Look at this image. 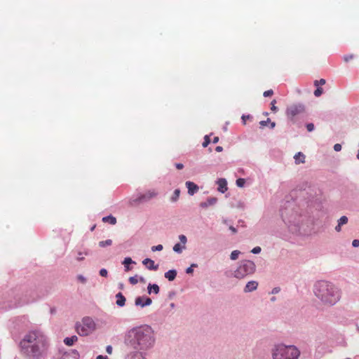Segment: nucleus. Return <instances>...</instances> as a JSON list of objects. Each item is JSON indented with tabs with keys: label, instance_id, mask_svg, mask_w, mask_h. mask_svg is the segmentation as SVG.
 <instances>
[{
	"label": "nucleus",
	"instance_id": "2f4dec72",
	"mask_svg": "<svg viewBox=\"0 0 359 359\" xmlns=\"http://www.w3.org/2000/svg\"><path fill=\"white\" fill-rule=\"evenodd\" d=\"M88 255V251H85L84 252H78V257H76V259L78 261H82V260L84 259L83 255Z\"/></svg>",
	"mask_w": 359,
	"mask_h": 359
},
{
	"label": "nucleus",
	"instance_id": "052dcab7",
	"mask_svg": "<svg viewBox=\"0 0 359 359\" xmlns=\"http://www.w3.org/2000/svg\"><path fill=\"white\" fill-rule=\"evenodd\" d=\"M219 142V137H215L212 140V143L213 144H216Z\"/></svg>",
	"mask_w": 359,
	"mask_h": 359
},
{
	"label": "nucleus",
	"instance_id": "9d476101",
	"mask_svg": "<svg viewBox=\"0 0 359 359\" xmlns=\"http://www.w3.org/2000/svg\"><path fill=\"white\" fill-rule=\"evenodd\" d=\"M151 299L144 295L138 296L135 299V305L136 306H140V308H144L145 306L151 305Z\"/></svg>",
	"mask_w": 359,
	"mask_h": 359
},
{
	"label": "nucleus",
	"instance_id": "1a4fd4ad",
	"mask_svg": "<svg viewBox=\"0 0 359 359\" xmlns=\"http://www.w3.org/2000/svg\"><path fill=\"white\" fill-rule=\"evenodd\" d=\"M304 110V106L303 104H293L287 108V115L288 117L293 118L296 115L303 112Z\"/></svg>",
	"mask_w": 359,
	"mask_h": 359
},
{
	"label": "nucleus",
	"instance_id": "4d7b16f0",
	"mask_svg": "<svg viewBox=\"0 0 359 359\" xmlns=\"http://www.w3.org/2000/svg\"><path fill=\"white\" fill-rule=\"evenodd\" d=\"M215 151H216L217 152H221V151H223V147H221V146H217V147H216V148H215Z\"/></svg>",
	"mask_w": 359,
	"mask_h": 359
},
{
	"label": "nucleus",
	"instance_id": "8fccbe9b",
	"mask_svg": "<svg viewBox=\"0 0 359 359\" xmlns=\"http://www.w3.org/2000/svg\"><path fill=\"white\" fill-rule=\"evenodd\" d=\"M222 223L229 227V224H231V222L228 219L223 218L222 219Z\"/></svg>",
	"mask_w": 359,
	"mask_h": 359
},
{
	"label": "nucleus",
	"instance_id": "79ce46f5",
	"mask_svg": "<svg viewBox=\"0 0 359 359\" xmlns=\"http://www.w3.org/2000/svg\"><path fill=\"white\" fill-rule=\"evenodd\" d=\"M325 82L326 81L324 79H320V80H316L314 81V86H318L319 85L323 86V85L325 84Z\"/></svg>",
	"mask_w": 359,
	"mask_h": 359
},
{
	"label": "nucleus",
	"instance_id": "5fc2aeb1",
	"mask_svg": "<svg viewBox=\"0 0 359 359\" xmlns=\"http://www.w3.org/2000/svg\"><path fill=\"white\" fill-rule=\"evenodd\" d=\"M175 167L177 169L181 170L184 168V165L180 163H175Z\"/></svg>",
	"mask_w": 359,
	"mask_h": 359
},
{
	"label": "nucleus",
	"instance_id": "7c9ffc66",
	"mask_svg": "<svg viewBox=\"0 0 359 359\" xmlns=\"http://www.w3.org/2000/svg\"><path fill=\"white\" fill-rule=\"evenodd\" d=\"M236 184L238 187H243L245 184V180L243 178H238L236 180Z\"/></svg>",
	"mask_w": 359,
	"mask_h": 359
},
{
	"label": "nucleus",
	"instance_id": "6ab92c4d",
	"mask_svg": "<svg viewBox=\"0 0 359 359\" xmlns=\"http://www.w3.org/2000/svg\"><path fill=\"white\" fill-rule=\"evenodd\" d=\"M116 304L119 307H123L126 304V299L121 292L116 294Z\"/></svg>",
	"mask_w": 359,
	"mask_h": 359
},
{
	"label": "nucleus",
	"instance_id": "b1692460",
	"mask_svg": "<svg viewBox=\"0 0 359 359\" xmlns=\"http://www.w3.org/2000/svg\"><path fill=\"white\" fill-rule=\"evenodd\" d=\"M102 222H105V223H109L112 225H114L116 223V219L115 217L110 215L104 217L102 218Z\"/></svg>",
	"mask_w": 359,
	"mask_h": 359
},
{
	"label": "nucleus",
	"instance_id": "a878e982",
	"mask_svg": "<svg viewBox=\"0 0 359 359\" xmlns=\"http://www.w3.org/2000/svg\"><path fill=\"white\" fill-rule=\"evenodd\" d=\"M269 123L270 124V128L273 129L275 128L276 126V123L275 122H271V119L269 118H268L265 121H261L259 122V124L262 127H264V126H266L267 125H269Z\"/></svg>",
	"mask_w": 359,
	"mask_h": 359
},
{
	"label": "nucleus",
	"instance_id": "4468645a",
	"mask_svg": "<svg viewBox=\"0 0 359 359\" xmlns=\"http://www.w3.org/2000/svg\"><path fill=\"white\" fill-rule=\"evenodd\" d=\"M257 287H258L257 281L250 280V281L248 282L247 284L245 285V286L243 289V292L245 293L253 292L257 290Z\"/></svg>",
	"mask_w": 359,
	"mask_h": 359
},
{
	"label": "nucleus",
	"instance_id": "09e8293b",
	"mask_svg": "<svg viewBox=\"0 0 359 359\" xmlns=\"http://www.w3.org/2000/svg\"><path fill=\"white\" fill-rule=\"evenodd\" d=\"M334 150L335 151H340L341 150V145L340 144H335L334 145Z\"/></svg>",
	"mask_w": 359,
	"mask_h": 359
},
{
	"label": "nucleus",
	"instance_id": "0e129e2a",
	"mask_svg": "<svg viewBox=\"0 0 359 359\" xmlns=\"http://www.w3.org/2000/svg\"><path fill=\"white\" fill-rule=\"evenodd\" d=\"M175 304H174V303H171V304H170V306L171 308H174V307H175Z\"/></svg>",
	"mask_w": 359,
	"mask_h": 359
},
{
	"label": "nucleus",
	"instance_id": "ddd939ff",
	"mask_svg": "<svg viewBox=\"0 0 359 359\" xmlns=\"http://www.w3.org/2000/svg\"><path fill=\"white\" fill-rule=\"evenodd\" d=\"M217 184L218 185L217 191L220 193H225L227 189V181L224 178H219L216 182Z\"/></svg>",
	"mask_w": 359,
	"mask_h": 359
},
{
	"label": "nucleus",
	"instance_id": "39448f33",
	"mask_svg": "<svg viewBox=\"0 0 359 359\" xmlns=\"http://www.w3.org/2000/svg\"><path fill=\"white\" fill-rule=\"evenodd\" d=\"M300 351L294 345L278 344L271 350L272 359H298Z\"/></svg>",
	"mask_w": 359,
	"mask_h": 359
},
{
	"label": "nucleus",
	"instance_id": "393cba45",
	"mask_svg": "<svg viewBox=\"0 0 359 359\" xmlns=\"http://www.w3.org/2000/svg\"><path fill=\"white\" fill-rule=\"evenodd\" d=\"M186 248V246L183 245L182 243H177L175 244L172 248V250L175 252L180 254L182 252L183 250Z\"/></svg>",
	"mask_w": 359,
	"mask_h": 359
},
{
	"label": "nucleus",
	"instance_id": "de8ad7c7",
	"mask_svg": "<svg viewBox=\"0 0 359 359\" xmlns=\"http://www.w3.org/2000/svg\"><path fill=\"white\" fill-rule=\"evenodd\" d=\"M275 103H276V100H273L271 103V111H274V112H276L277 110H278V108L275 106Z\"/></svg>",
	"mask_w": 359,
	"mask_h": 359
},
{
	"label": "nucleus",
	"instance_id": "680f3d73",
	"mask_svg": "<svg viewBox=\"0 0 359 359\" xmlns=\"http://www.w3.org/2000/svg\"><path fill=\"white\" fill-rule=\"evenodd\" d=\"M118 288L123 290L124 288V284L123 283H118Z\"/></svg>",
	"mask_w": 359,
	"mask_h": 359
},
{
	"label": "nucleus",
	"instance_id": "20e7f679",
	"mask_svg": "<svg viewBox=\"0 0 359 359\" xmlns=\"http://www.w3.org/2000/svg\"><path fill=\"white\" fill-rule=\"evenodd\" d=\"M313 292L325 304L334 305L341 298L340 290L333 283L326 280L318 281L314 285Z\"/></svg>",
	"mask_w": 359,
	"mask_h": 359
},
{
	"label": "nucleus",
	"instance_id": "6e6552de",
	"mask_svg": "<svg viewBox=\"0 0 359 359\" xmlns=\"http://www.w3.org/2000/svg\"><path fill=\"white\" fill-rule=\"evenodd\" d=\"M158 192L154 190H149L145 194H140L136 198H133L130 200V204L133 205H137L139 203L147 202L150 201L151 199L155 198L157 196Z\"/></svg>",
	"mask_w": 359,
	"mask_h": 359
},
{
	"label": "nucleus",
	"instance_id": "5701e85b",
	"mask_svg": "<svg viewBox=\"0 0 359 359\" xmlns=\"http://www.w3.org/2000/svg\"><path fill=\"white\" fill-rule=\"evenodd\" d=\"M78 339V337L76 335L72 336L70 337H66L64 339V343L67 346H72L75 341H76Z\"/></svg>",
	"mask_w": 359,
	"mask_h": 359
},
{
	"label": "nucleus",
	"instance_id": "58836bf2",
	"mask_svg": "<svg viewBox=\"0 0 359 359\" xmlns=\"http://www.w3.org/2000/svg\"><path fill=\"white\" fill-rule=\"evenodd\" d=\"M354 55L353 54H349V55H344L343 57V59L346 62H348V61H350L351 60L353 59L354 58Z\"/></svg>",
	"mask_w": 359,
	"mask_h": 359
},
{
	"label": "nucleus",
	"instance_id": "3c124183",
	"mask_svg": "<svg viewBox=\"0 0 359 359\" xmlns=\"http://www.w3.org/2000/svg\"><path fill=\"white\" fill-rule=\"evenodd\" d=\"M352 245L353 247L354 248H358L359 247V240L358 239H355L352 241Z\"/></svg>",
	"mask_w": 359,
	"mask_h": 359
},
{
	"label": "nucleus",
	"instance_id": "cd10ccee",
	"mask_svg": "<svg viewBox=\"0 0 359 359\" xmlns=\"http://www.w3.org/2000/svg\"><path fill=\"white\" fill-rule=\"evenodd\" d=\"M112 244V240L111 239H107V240H105V241H101L99 242V246L101 247V248H104V247H107V246H109Z\"/></svg>",
	"mask_w": 359,
	"mask_h": 359
},
{
	"label": "nucleus",
	"instance_id": "f8f14e48",
	"mask_svg": "<svg viewBox=\"0 0 359 359\" xmlns=\"http://www.w3.org/2000/svg\"><path fill=\"white\" fill-rule=\"evenodd\" d=\"M185 185L188 189V194L190 196H194L199 189L198 186L191 181L186 182Z\"/></svg>",
	"mask_w": 359,
	"mask_h": 359
},
{
	"label": "nucleus",
	"instance_id": "4be33fe9",
	"mask_svg": "<svg viewBox=\"0 0 359 359\" xmlns=\"http://www.w3.org/2000/svg\"><path fill=\"white\" fill-rule=\"evenodd\" d=\"M124 359H147V358L138 353H127L124 356Z\"/></svg>",
	"mask_w": 359,
	"mask_h": 359
},
{
	"label": "nucleus",
	"instance_id": "a19ab883",
	"mask_svg": "<svg viewBox=\"0 0 359 359\" xmlns=\"http://www.w3.org/2000/svg\"><path fill=\"white\" fill-rule=\"evenodd\" d=\"M76 278H77V280H78L79 281H80V282H81V283H83V284H86V282H87V280H86V277H84V276H83V275H81V274L78 275Z\"/></svg>",
	"mask_w": 359,
	"mask_h": 359
},
{
	"label": "nucleus",
	"instance_id": "bb28decb",
	"mask_svg": "<svg viewBox=\"0 0 359 359\" xmlns=\"http://www.w3.org/2000/svg\"><path fill=\"white\" fill-rule=\"evenodd\" d=\"M180 194V190L179 189H176L174 191L173 194L170 198V201L172 203L176 202L179 199Z\"/></svg>",
	"mask_w": 359,
	"mask_h": 359
},
{
	"label": "nucleus",
	"instance_id": "4c0bfd02",
	"mask_svg": "<svg viewBox=\"0 0 359 359\" xmlns=\"http://www.w3.org/2000/svg\"><path fill=\"white\" fill-rule=\"evenodd\" d=\"M163 245L159 244L157 245L152 246L151 249L152 252H155V251H161L163 250Z\"/></svg>",
	"mask_w": 359,
	"mask_h": 359
},
{
	"label": "nucleus",
	"instance_id": "9b49d317",
	"mask_svg": "<svg viewBox=\"0 0 359 359\" xmlns=\"http://www.w3.org/2000/svg\"><path fill=\"white\" fill-rule=\"evenodd\" d=\"M79 354L75 349L65 352L59 359H79Z\"/></svg>",
	"mask_w": 359,
	"mask_h": 359
},
{
	"label": "nucleus",
	"instance_id": "f257e3e1",
	"mask_svg": "<svg viewBox=\"0 0 359 359\" xmlns=\"http://www.w3.org/2000/svg\"><path fill=\"white\" fill-rule=\"evenodd\" d=\"M286 200L280 210L281 217L288 230L293 234H306L308 228L312 224L306 208L308 202L302 198Z\"/></svg>",
	"mask_w": 359,
	"mask_h": 359
},
{
	"label": "nucleus",
	"instance_id": "69168bd1",
	"mask_svg": "<svg viewBox=\"0 0 359 359\" xmlns=\"http://www.w3.org/2000/svg\"><path fill=\"white\" fill-rule=\"evenodd\" d=\"M357 158L359 160V149H358V154H357Z\"/></svg>",
	"mask_w": 359,
	"mask_h": 359
},
{
	"label": "nucleus",
	"instance_id": "aec40b11",
	"mask_svg": "<svg viewBox=\"0 0 359 359\" xmlns=\"http://www.w3.org/2000/svg\"><path fill=\"white\" fill-rule=\"evenodd\" d=\"M305 155L301 151L297 152L294 156V162L297 165L300 163H304L305 162Z\"/></svg>",
	"mask_w": 359,
	"mask_h": 359
},
{
	"label": "nucleus",
	"instance_id": "6e6d98bb",
	"mask_svg": "<svg viewBox=\"0 0 359 359\" xmlns=\"http://www.w3.org/2000/svg\"><path fill=\"white\" fill-rule=\"evenodd\" d=\"M106 351L109 354H111V353H112V347H111V346H110V345L107 346V348H106Z\"/></svg>",
	"mask_w": 359,
	"mask_h": 359
},
{
	"label": "nucleus",
	"instance_id": "e433bc0d",
	"mask_svg": "<svg viewBox=\"0 0 359 359\" xmlns=\"http://www.w3.org/2000/svg\"><path fill=\"white\" fill-rule=\"evenodd\" d=\"M210 140L209 135H205L204 141L202 144L203 147H208V145L210 144Z\"/></svg>",
	"mask_w": 359,
	"mask_h": 359
},
{
	"label": "nucleus",
	"instance_id": "c756f323",
	"mask_svg": "<svg viewBox=\"0 0 359 359\" xmlns=\"http://www.w3.org/2000/svg\"><path fill=\"white\" fill-rule=\"evenodd\" d=\"M348 222V218L344 215V216H341L338 220H337V223H339L341 226L346 224Z\"/></svg>",
	"mask_w": 359,
	"mask_h": 359
},
{
	"label": "nucleus",
	"instance_id": "2eb2a0df",
	"mask_svg": "<svg viewBox=\"0 0 359 359\" xmlns=\"http://www.w3.org/2000/svg\"><path fill=\"white\" fill-rule=\"evenodd\" d=\"M142 264L146 266V267L149 269V270H154V271H156L158 269V264H154V262L149 259V258H146L144 259L143 261H142Z\"/></svg>",
	"mask_w": 359,
	"mask_h": 359
},
{
	"label": "nucleus",
	"instance_id": "774afa93",
	"mask_svg": "<svg viewBox=\"0 0 359 359\" xmlns=\"http://www.w3.org/2000/svg\"><path fill=\"white\" fill-rule=\"evenodd\" d=\"M346 359H351L350 358H346Z\"/></svg>",
	"mask_w": 359,
	"mask_h": 359
},
{
	"label": "nucleus",
	"instance_id": "338daca9",
	"mask_svg": "<svg viewBox=\"0 0 359 359\" xmlns=\"http://www.w3.org/2000/svg\"><path fill=\"white\" fill-rule=\"evenodd\" d=\"M95 226H93V227H91L90 230H91V231H93V230H94V229H95Z\"/></svg>",
	"mask_w": 359,
	"mask_h": 359
},
{
	"label": "nucleus",
	"instance_id": "bf43d9fd",
	"mask_svg": "<svg viewBox=\"0 0 359 359\" xmlns=\"http://www.w3.org/2000/svg\"><path fill=\"white\" fill-rule=\"evenodd\" d=\"M96 359H109V358L107 356H104V355H100L97 356Z\"/></svg>",
	"mask_w": 359,
	"mask_h": 359
},
{
	"label": "nucleus",
	"instance_id": "864d4df0",
	"mask_svg": "<svg viewBox=\"0 0 359 359\" xmlns=\"http://www.w3.org/2000/svg\"><path fill=\"white\" fill-rule=\"evenodd\" d=\"M341 227H342V226H341L339 223H337V226H335V228H334V230H335L337 232H338V233H339V232H341Z\"/></svg>",
	"mask_w": 359,
	"mask_h": 359
},
{
	"label": "nucleus",
	"instance_id": "dca6fc26",
	"mask_svg": "<svg viewBox=\"0 0 359 359\" xmlns=\"http://www.w3.org/2000/svg\"><path fill=\"white\" fill-rule=\"evenodd\" d=\"M217 201V198L215 197H210L208 198L206 201L201 202L200 203V207L202 208H207L209 206L214 205L216 204Z\"/></svg>",
	"mask_w": 359,
	"mask_h": 359
},
{
	"label": "nucleus",
	"instance_id": "49530a36",
	"mask_svg": "<svg viewBox=\"0 0 359 359\" xmlns=\"http://www.w3.org/2000/svg\"><path fill=\"white\" fill-rule=\"evenodd\" d=\"M273 94V91L272 90H268L264 93L263 95L266 97H269V96L272 95Z\"/></svg>",
	"mask_w": 359,
	"mask_h": 359
},
{
	"label": "nucleus",
	"instance_id": "c9c22d12",
	"mask_svg": "<svg viewBox=\"0 0 359 359\" xmlns=\"http://www.w3.org/2000/svg\"><path fill=\"white\" fill-rule=\"evenodd\" d=\"M197 266L198 265L196 264H191V266L186 269V273L188 274L192 273L194 268H196Z\"/></svg>",
	"mask_w": 359,
	"mask_h": 359
},
{
	"label": "nucleus",
	"instance_id": "7ed1b4c3",
	"mask_svg": "<svg viewBox=\"0 0 359 359\" xmlns=\"http://www.w3.org/2000/svg\"><path fill=\"white\" fill-rule=\"evenodd\" d=\"M49 346L47 337L39 330L27 333L20 342L21 353L29 359L43 357Z\"/></svg>",
	"mask_w": 359,
	"mask_h": 359
},
{
	"label": "nucleus",
	"instance_id": "c85d7f7f",
	"mask_svg": "<svg viewBox=\"0 0 359 359\" xmlns=\"http://www.w3.org/2000/svg\"><path fill=\"white\" fill-rule=\"evenodd\" d=\"M241 251L236 250L231 252L230 255V259L231 260H236L238 258V256L241 255Z\"/></svg>",
	"mask_w": 359,
	"mask_h": 359
},
{
	"label": "nucleus",
	"instance_id": "423d86ee",
	"mask_svg": "<svg viewBox=\"0 0 359 359\" xmlns=\"http://www.w3.org/2000/svg\"><path fill=\"white\" fill-rule=\"evenodd\" d=\"M255 264L250 260H242L239 262L238 268L233 272V276L241 279L245 276L252 274L255 271Z\"/></svg>",
	"mask_w": 359,
	"mask_h": 359
},
{
	"label": "nucleus",
	"instance_id": "412c9836",
	"mask_svg": "<svg viewBox=\"0 0 359 359\" xmlns=\"http://www.w3.org/2000/svg\"><path fill=\"white\" fill-rule=\"evenodd\" d=\"M164 276L169 281H172L177 276V271L175 269H170L165 273Z\"/></svg>",
	"mask_w": 359,
	"mask_h": 359
},
{
	"label": "nucleus",
	"instance_id": "0eeeda50",
	"mask_svg": "<svg viewBox=\"0 0 359 359\" xmlns=\"http://www.w3.org/2000/svg\"><path fill=\"white\" fill-rule=\"evenodd\" d=\"M95 329V323L90 317H85L81 323L76 324L77 333L81 336H87L92 333Z\"/></svg>",
	"mask_w": 359,
	"mask_h": 359
},
{
	"label": "nucleus",
	"instance_id": "37998d69",
	"mask_svg": "<svg viewBox=\"0 0 359 359\" xmlns=\"http://www.w3.org/2000/svg\"><path fill=\"white\" fill-rule=\"evenodd\" d=\"M261 251H262L261 248L259 246H257V247H255L254 248H252V250H251V252L257 255V254L260 253Z\"/></svg>",
	"mask_w": 359,
	"mask_h": 359
},
{
	"label": "nucleus",
	"instance_id": "f03ea898",
	"mask_svg": "<svg viewBox=\"0 0 359 359\" xmlns=\"http://www.w3.org/2000/svg\"><path fill=\"white\" fill-rule=\"evenodd\" d=\"M123 344L128 349V353L147 356L156 344L154 331L148 325L133 327L124 333Z\"/></svg>",
	"mask_w": 359,
	"mask_h": 359
},
{
	"label": "nucleus",
	"instance_id": "72a5a7b5",
	"mask_svg": "<svg viewBox=\"0 0 359 359\" xmlns=\"http://www.w3.org/2000/svg\"><path fill=\"white\" fill-rule=\"evenodd\" d=\"M179 240L180 241V243H182L183 245L186 246V243L187 242V238L186 236L181 234L179 236Z\"/></svg>",
	"mask_w": 359,
	"mask_h": 359
},
{
	"label": "nucleus",
	"instance_id": "a211bd4d",
	"mask_svg": "<svg viewBox=\"0 0 359 359\" xmlns=\"http://www.w3.org/2000/svg\"><path fill=\"white\" fill-rule=\"evenodd\" d=\"M135 264L136 262L133 261L130 257H128L124 258L123 261L122 262V264L124 266L125 271H129L132 269L130 267V264Z\"/></svg>",
	"mask_w": 359,
	"mask_h": 359
},
{
	"label": "nucleus",
	"instance_id": "e2e57ef3",
	"mask_svg": "<svg viewBox=\"0 0 359 359\" xmlns=\"http://www.w3.org/2000/svg\"><path fill=\"white\" fill-rule=\"evenodd\" d=\"M140 281V282H142V283H144L145 282V279L144 277L142 276H140L139 278H138V281Z\"/></svg>",
	"mask_w": 359,
	"mask_h": 359
},
{
	"label": "nucleus",
	"instance_id": "f704fd0d",
	"mask_svg": "<svg viewBox=\"0 0 359 359\" xmlns=\"http://www.w3.org/2000/svg\"><path fill=\"white\" fill-rule=\"evenodd\" d=\"M323 93V90L320 87H317V88L315 90L313 94L316 97H320Z\"/></svg>",
	"mask_w": 359,
	"mask_h": 359
},
{
	"label": "nucleus",
	"instance_id": "ea45409f",
	"mask_svg": "<svg viewBox=\"0 0 359 359\" xmlns=\"http://www.w3.org/2000/svg\"><path fill=\"white\" fill-rule=\"evenodd\" d=\"M306 128L309 132H312L315 129L314 124L312 123H309L306 124Z\"/></svg>",
	"mask_w": 359,
	"mask_h": 359
},
{
	"label": "nucleus",
	"instance_id": "473e14b6",
	"mask_svg": "<svg viewBox=\"0 0 359 359\" xmlns=\"http://www.w3.org/2000/svg\"><path fill=\"white\" fill-rule=\"evenodd\" d=\"M129 282L132 285H135L138 283V276L135 275L134 276H131L128 279Z\"/></svg>",
	"mask_w": 359,
	"mask_h": 359
},
{
	"label": "nucleus",
	"instance_id": "13d9d810",
	"mask_svg": "<svg viewBox=\"0 0 359 359\" xmlns=\"http://www.w3.org/2000/svg\"><path fill=\"white\" fill-rule=\"evenodd\" d=\"M279 291H280V288L279 287H274L272 290V293L273 294H276V293L279 292Z\"/></svg>",
	"mask_w": 359,
	"mask_h": 359
},
{
	"label": "nucleus",
	"instance_id": "f3484780",
	"mask_svg": "<svg viewBox=\"0 0 359 359\" xmlns=\"http://www.w3.org/2000/svg\"><path fill=\"white\" fill-rule=\"evenodd\" d=\"M159 292H160V288L157 284L149 283V285L147 286V292L149 294H158L159 293Z\"/></svg>",
	"mask_w": 359,
	"mask_h": 359
},
{
	"label": "nucleus",
	"instance_id": "a18cd8bd",
	"mask_svg": "<svg viewBox=\"0 0 359 359\" xmlns=\"http://www.w3.org/2000/svg\"><path fill=\"white\" fill-rule=\"evenodd\" d=\"M250 118H251L250 115L243 114L242 116H241V119H242L243 123L245 124L246 123V120Z\"/></svg>",
	"mask_w": 359,
	"mask_h": 359
},
{
	"label": "nucleus",
	"instance_id": "603ef678",
	"mask_svg": "<svg viewBox=\"0 0 359 359\" xmlns=\"http://www.w3.org/2000/svg\"><path fill=\"white\" fill-rule=\"evenodd\" d=\"M229 230L231 231V232L235 234L237 233V229L232 225V224H229Z\"/></svg>",
	"mask_w": 359,
	"mask_h": 359
},
{
	"label": "nucleus",
	"instance_id": "c03bdc74",
	"mask_svg": "<svg viewBox=\"0 0 359 359\" xmlns=\"http://www.w3.org/2000/svg\"><path fill=\"white\" fill-rule=\"evenodd\" d=\"M99 273L101 276L102 277H107V274H108V272H107V270L105 269H101L99 271Z\"/></svg>",
	"mask_w": 359,
	"mask_h": 359
}]
</instances>
